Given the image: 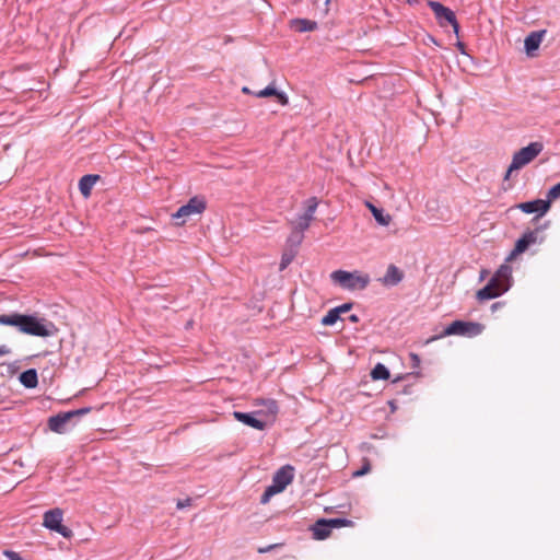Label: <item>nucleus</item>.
Masks as SVG:
<instances>
[{
	"label": "nucleus",
	"mask_w": 560,
	"mask_h": 560,
	"mask_svg": "<svg viewBox=\"0 0 560 560\" xmlns=\"http://www.w3.org/2000/svg\"><path fill=\"white\" fill-rule=\"evenodd\" d=\"M341 319L338 311L334 307L322 318L320 323L324 326H331Z\"/></svg>",
	"instance_id": "obj_27"
},
{
	"label": "nucleus",
	"mask_w": 560,
	"mask_h": 560,
	"mask_svg": "<svg viewBox=\"0 0 560 560\" xmlns=\"http://www.w3.org/2000/svg\"><path fill=\"white\" fill-rule=\"evenodd\" d=\"M371 377L374 381H386L390 377V373L383 363H377L371 371Z\"/></svg>",
	"instance_id": "obj_23"
},
{
	"label": "nucleus",
	"mask_w": 560,
	"mask_h": 560,
	"mask_svg": "<svg viewBox=\"0 0 560 560\" xmlns=\"http://www.w3.org/2000/svg\"><path fill=\"white\" fill-rule=\"evenodd\" d=\"M233 417L242 422L243 424L254 428L256 430L262 431L267 427V421L262 420L256 411L253 412H242V411H234Z\"/></svg>",
	"instance_id": "obj_14"
},
{
	"label": "nucleus",
	"mask_w": 560,
	"mask_h": 560,
	"mask_svg": "<svg viewBox=\"0 0 560 560\" xmlns=\"http://www.w3.org/2000/svg\"><path fill=\"white\" fill-rule=\"evenodd\" d=\"M409 357H410L412 368H418L421 363L420 357L416 353H410Z\"/></svg>",
	"instance_id": "obj_36"
},
{
	"label": "nucleus",
	"mask_w": 560,
	"mask_h": 560,
	"mask_svg": "<svg viewBox=\"0 0 560 560\" xmlns=\"http://www.w3.org/2000/svg\"><path fill=\"white\" fill-rule=\"evenodd\" d=\"M294 478V468L291 465H284L279 468L273 477L272 483L270 485L278 493L282 492L287 486H289Z\"/></svg>",
	"instance_id": "obj_12"
},
{
	"label": "nucleus",
	"mask_w": 560,
	"mask_h": 560,
	"mask_svg": "<svg viewBox=\"0 0 560 560\" xmlns=\"http://www.w3.org/2000/svg\"><path fill=\"white\" fill-rule=\"evenodd\" d=\"M289 26L294 32L304 33L317 30L318 25L316 21L308 19H292L289 21Z\"/></svg>",
	"instance_id": "obj_18"
},
{
	"label": "nucleus",
	"mask_w": 560,
	"mask_h": 560,
	"mask_svg": "<svg viewBox=\"0 0 560 560\" xmlns=\"http://www.w3.org/2000/svg\"><path fill=\"white\" fill-rule=\"evenodd\" d=\"M541 142H532L528 145L516 151L511 162V170H520L530 163L542 151Z\"/></svg>",
	"instance_id": "obj_8"
},
{
	"label": "nucleus",
	"mask_w": 560,
	"mask_h": 560,
	"mask_svg": "<svg viewBox=\"0 0 560 560\" xmlns=\"http://www.w3.org/2000/svg\"><path fill=\"white\" fill-rule=\"evenodd\" d=\"M0 325L15 327L20 332L35 337H51L58 332L52 322L32 314H2Z\"/></svg>",
	"instance_id": "obj_1"
},
{
	"label": "nucleus",
	"mask_w": 560,
	"mask_h": 560,
	"mask_svg": "<svg viewBox=\"0 0 560 560\" xmlns=\"http://www.w3.org/2000/svg\"><path fill=\"white\" fill-rule=\"evenodd\" d=\"M404 279V272L397 266L390 264L387 267V270L383 278L381 279L382 283L385 287H395L400 283Z\"/></svg>",
	"instance_id": "obj_16"
},
{
	"label": "nucleus",
	"mask_w": 560,
	"mask_h": 560,
	"mask_svg": "<svg viewBox=\"0 0 560 560\" xmlns=\"http://www.w3.org/2000/svg\"><path fill=\"white\" fill-rule=\"evenodd\" d=\"M282 546H283V544H282V542H279V544H271V545H268V546H266V547H259L257 551H258L259 553H267V552H270V551H272V550H276V549L281 548Z\"/></svg>",
	"instance_id": "obj_33"
},
{
	"label": "nucleus",
	"mask_w": 560,
	"mask_h": 560,
	"mask_svg": "<svg viewBox=\"0 0 560 560\" xmlns=\"http://www.w3.org/2000/svg\"><path fill=\"white\" fill-rule=\"evenodd\" d=\"M428 7L433 11L435 19L441 27H445L455 22V12L443 5L441 2L430 0Z\"/></svg>",
	"instance_id": "obj_13"
},
{
	"label": "nucleus",
	"mask_w": 560,
	"mask_h": 560,
	"mask_svg": "<svg viewBox=\"0 0 560 560\" xmlns=\"http://www.w3.org/2000/svg\"><path fill=\"white\" fill-rule=\"evenodd\" d=\"M2 555L8 559V560H25L23 559L19 552L16 551H13V550H9V549H5L3 550Z\"/></svg>",
	"instance_id": "obj_32"
},
{
	"label": "nucleus",
	"mask_w": 560,
	"mask_h": 560,
	"mask_svg": "<svg viewBox=\"0 0 560 560\" xmlns=\"http://www.w3.org/2000/svg\"><path fill=\"white\" fill-rule=\"evenodd\" d=\"M515 208L520 209L522 212L526 214L536 213V217L532 221L537 222L542 215H545L549 211V201H545L542 199H535L517 203Z\"/></svg>",
	"instance_id": "obj_10"
},
{
	"label": "nucleus",
	"mask_w": 560,
	"mask_h": 560,
	"mask_svg": "<svg viewBox=\"0 0 560 560\" xmlns=\"http://www.w3.org/2000/svg\"><path fill=\"white\" fill-rule=\"evenodd\" d=\"M311 222L312 220L304 217V215H299L298 219H296V222L293 226L294 230L296 231H300L301 233L304 234V232L310 228L311 225Z\"/></svg>",
	"instance_id": "obj_29"
},
{
	"label": "nucleus",
	"mask_w": 560,
	"mask_h": 560,
	"mask_svg": "<svg viewBox=\"0 0 560 560\" xmlns=\"http://www.w3.org/2000/svg\"><path fill=\"white\" fill-rule=\"evenodd\" d=\"M278 492L271 487V486H268L264 493L261 494L260 497V503L261 504H266L269 502L270 498L273 497L275 494H277Z\"/></svg>",
	"instance_id": "obj_31"
},
{
	"label": "nucleus",
	"mask_w": 560,
	"mask_h": 560,
	"mask_svg": "<svg viewBox=\"0 0 560 560\" xmlns=\"http://www.w3.org/2000/svg\"><path fill=\"white\" fill-rule=\"evenodd\" d=\"M483 328L485 326L480 323L456 319L447 325L440 336H435L431 340L445 336L476 337L483 331Z\"/></svg>",
	"instance_id": "obj_4"
},
{
	"label": "nucleus",
	"mask_w": 560,
	"mask_h": 560,
	"mask_svg": "<svg viewBox=\"0 0 560 560\" xmlns=\"http://www.w3.org/2000/svg\"><path fill=\"white\" fill-rule=\"evenodd\" d=\"M331 279L341 288L347 290H363L370 283L369 275H359L345 270H336L331 273Z\"/></svg>",
	"instance_id": "obj_5"
},
{
	"label": "nucleus",
	"mask_w": 560,
	"mask_h": 560,
	"mask_svg": "<svg viewBox=\"0 0 560 560\" xmlns=\"http://www.w3.org/2000/svg\"><path fill=\"white\" fill-rule=\"evenodd\" d=\"M560 198V182L553 185L547 192V199L545 201H549V208L551 207L552 200Z\"/></svg>",
	"instance_id": "obj_30"
},
{
	"label": "nucleus",
	"mask_w": 560,
	"mask_h": 560,
	"mask_svg": "<svg viewBox=\"0 0 560 560\" xmlns=\"http://www.w3.org/2000/svg\"><path fill=\"white\" fill-rule=\"evenodd\" d=\"M512 268L508 264H503L490 278L489 282L477 291L478 301H488L495 299L505 293L511 287Z\"/></svg>",
	"instance_id": "obj_2"
},
{
	"label": "nucleus",
	"mask_w": 560,
	"mask_h": 560,
	"mask_svg": "<svg viewBox=\"0 0 560 560\" xmlns=\"http://www.w3.org/2000/svg\"><path fill=\"white\" fill-rule=\"evenodd\" d=\"M255 96L260 98L275 96L280 105L285 106L289 104L288 95L284 92L278 91L273 83L255 93Z\"/></svg>",
	"instance_id": "obj_17"
},
{
	"label": "nucleus",
	"mask_w": 560,
	"mask_h": 560,
	"mask_svg": "<svg viewBox=\"0 0 560 560\" xmlns=\"http://www.w3.org/2000/svg\"><path fill=\"white\" fill-rule=\"evenodd\" d=\"M513 171L514 170H511V165H510L508 171H506V173H505V175H504V180H508L510 178V176H511Z\"/></svg>",
	"instance_id": "obj_43"
},
{
	"label": "nucleus",
	"mask_w": 560,
	"mask_h": 560,
	"mask_svg": "<svg viewBox=\"0 0 560 560\" xmlns=\"http://www.w3.org/2000/svg\"><path fill=\"white\" fill-rule=\"evenodd\" d=\"M353 307V303L348 302L343 303L339 306H336L335 308L338 311L339 315L349 312Z\"/></svg>",
	"instance_id": "obj_34"
},
{
	"label": "nucleus",
	"mask_w": 560,
	"mask_h": 560,
	"mask_svg": "<svg viewBox=\"0 0 560 560\" xmlns=\"http://www.w3.org/2000/svg\"><path fill=\"white\" fill-rule=\"evenodd\" d=\"M303 240L304 234L301 233L300 231L292 229L290 235L287 238V244L289 245L290 248L296 249L302 244Z\"/></svg>",
	"instance_id": "obj_24"
},
{
	"label": "nucleus",
	"mask_w": 560,
	"mask_h": 560,
	"mask_svg": "<svg viewBox=\"0 0 560 560\" xmlns=\"http://www.w3.org/2000/svg\"><path fill=\"white\" fill-rule=\"evenodd\" d=\"M370 469H371L370 464H369V463H365V464L361 467V469L357 470V471L353 474V476H357V477H359V476H363V475H365L368 471H370Z\"/></svg>",
	"instance_id": "obj_35"
},
{
	"label": "nucleus",
	"mask_w": 560,
	"mask_h": 560,
	"mask_svg": "<svg viewBox=\"0 0 560 560\" xmlns=\"http://www.w3.org/2000/svg\"><path fill=\"white\" fill-rule=\"evenodd\" d=\"M504 305H505V302H503V301L495 302L491 305V311L495 312L497 310L503 307Z\"/></svg>",
	"instance_id": "obj_39"
},
{
	"label": "nucleus",
	"mask_w": 560,
	"mask_h": 560,
	"mask_svg": "<svg viewBox=\"0 0 560 560\" xmlns=\"http://www.w3.org/2000/svg\"><path fill=\"white\" fill-rule=\"evenodd\" d=\"M546 30L534 31L530 32L524 40V48L527 56H535L536 50H538L544 36L546 35Z\"/></svg>",
	"instance_id": "obj_15"
},
{
	"label": "nucleus",
	"mask_w": 560,
	"mask_h": 560,
	"mask_svg": "<svg viewBox=\"0 0 560 560\" xmlns=\"http://www.w3.org/2000/svg\"><path fill=\"white\" fill-rule=\"evenodd\" d=\"M430 40H431V43H434L435 45L440 46V44L438 43V40L434 37L430 36Z\"/></svg>",
	"instance_id": "obj_46"
},
{
	"label": "nucleus",
	"mask_w": 560,
	"mask_h": 560,
	"mask_svg": "<svg viewBox=\"0 0 560 560\" xmlns=\"http://www.w3.org/2000/svg\"><path fill=\"white\" fill-rule=\"evenodd\" d=\"M453 27L454 34L459 37V23L457 19L455 18V22L450 24Z\"/></svg>",
	"instance_id": "obj_38"
},
{
	"label": "nucleus",
	"mask_w": 560,
	"mask_h": 560,
	"mask_svg": "<svg viewBox=\"0 0 560 560\" xmlns=\"http://www.w3.org/2000/svg\"><path fill=\"white\" fill-rule=\"evenodd\" d=\"M404 378H405V376L399 375V376H397L393 382H394V383H396V382H399V381H401V380H404Z\"/></svg>",
	"instance_id": "obj_45"
},
{
	"label": "nucleus",
	"mask_w": 560,
	"mask_h": 560,
	"mask_svg": "<svg viewBox=\"0 0 560 560\" xmlns=\"http://www.w3.org/2000/svg\"><path fill=\"white\" fill-rule=\"evenodd\" d=\"M19 381L25 388H35L38 385L37 371L35 369H28L23 371L19 375Z\"/></svg>",
	"instance_id": "obj_21"
},
{
	"label": "nucleus",
	"mask_w": 560,
	"mask_h": 560,
	"mask_svg": "<svg viewBox=\"0 0 560 560\" xmlns=\"http://www.w3.org/2000/svg\"><path fill=\"white\" fill-rule=\"evenodd\" d=\"M368 208L372 212L375 221L383 226H387L392 220L390 215L388 213H385L383 209L377 208L371 202H366Z\"/></svg>",
	"instance_id": "obj_22"
},
{
	"label": "nucleus",
	"mask_w": 560,
	"mask_h": 560,
	"mask_svg": "<svg viewBox=\"0 0 560 560\" xmlns=\"http://www.w3.org/2000/svg\"><path fill=\"white\" fill-rule=\"evenodd\" d=\"M306 208H305V211L302 215L311 219L312 221L314 220V213L317 209V206H318V200L316 197H311L308 198L306 201Z\"/></svg>",
	"instance_id": "obj_26"
},
{
	"label": "nucleus",
	"mask_w": 560,
	"mask_h": 560,
	"mask_svg": "<svg viewBox=\"0 0 560 560\" xmlns=\"http://www.w3.org/2000/svg\"><path fill=\"white\" fill-rule=\"evenodd\" d=\"M101 176L97 174H86L82 176L79 180V190L83 197H89L91 195L92 188L97 180H100Z\"/></svg>",
	"instance_id": "obj_20"
},
{
	"label": "nucleus",
	"mask_w": 560,
	"mask_h": 560,
	"mask_svg": "<svg viewBox=\"0 0 560 560\" xmlns=\"http://www.w3.org/2000/svg\"><path fill=\"white\" fill-rule=\"evenodd\" d=\"M207 209V201L203 196H194L187 203L180 206L173 214L176 225L186 223V219L194 214H201Z\"/></svg>",
	"instance_id": "obj_6"
},
{
	"label": "nucleus",
	"mask_w": 560,
	"mask_h": 560,
	"mask_svg": "<svg viewBox=\"0 0 560 560\" xmlns=\"http://www.w3.org/2000/svg\"><path fill=\"white\" fill-rule=\"evenodd\" d=\"M348 320L351 323H358L360 319L358 315L351 314L350 316H348Z\"/></svg>",
	"instance_id": "obj_42"
},
{
	"label": "nucleus",
	"mask_w": 560,
	"mask_h": 560,
	"mask_svg": "<svg viewBox=\"0 0 560 560\" xmlns=\"http://www.w3.org/2000/svg\"><path fill=\"white\" fill-rule=\"evenodd\" d=\"M547 228V223L544 225H539L534 230H527L523 233V235L515 242V246L510 255L506 257L505 261H512L516 256L523 254L528 249V247L535 244L538 240V233Z\"/></svg>",
	"instance_id": "obj_9"
},
{
	"label": "nucleus",
	"mask_w": 560,
	"mask_h": 560,
	"mask_svg": "<svg viewBox=\"0 0 560 560\" xmlns=\"http://www.w3.org/2000/svg\"><path fill=\"white\" fill-rule=\"evenodd\" d=\"M296 254L298 249L289 248L288 250H285L281 256L279 270L283 271L284 269H287V267L292 262Z\"/></svg>",
	"instance_id": "obj_25"
},
{
	"label": "nucleus",
	"mask_w": 560,
	"mask_h": 560,
	"mask_svg": "<svg viewBox=\"0 0 560 560\" xmlns=\"http://www.w3.org/2000/svg\"><path fill=\"white\" fill-rule=\"evenodd\" d=\"M255 406H261L264 408L256 410L258 417L267 421V425L273 423L279 412V406L275 399H255Z\"/></svg>",
	"instance_id": "obj_11"
},
{
	"label": "nucleus",
	"mask_w": 560,
	"mask_h": 560,
	"mask_svg": "<svg viewBox=\"0 0 560 560\" xmlns=\"http://www.w3.org/2000/svg\"><path fill=\"white\" fill-rule=\"evenodd\" d=\"M242 92L245 93V94H250L252 93V91L247 86H244L242 89Z\"/></svg>",
	"instance_id": "obj_44"
},
{
	"label": "nucleus",
	"mask_w": 560,
	"mask_h": 560,
	"mask_svg": "<svg viewBox=\"0 0 560 560\" xmlns=\"http://www.w3.org/2000/svg\"><path fill=\"white\" fill-rule=\"evenodd\" d=\"M311 530L313 538L316 540H324L329 537L331 528L328 525L327 518H319L312 525Z\"/></svg>",
	"instance_id": "obj_19"
},
{
	"label": "nucleus",
	"mask_w": 560,
	"mask_h": 560,
	"mask_svg": "<svg viewBox=\"0 0 560 560\" xmlns=\"http://www.w3.org/2000/svg\"><path fill=\"white\" fill-rule=\"evenodd\" d=\"M63 511L59 508L48 510L44 513L43 525L65 538H71L72 530L62 524Z\"/></svg>",
	"instance_id": "obj_7"
},
{
	"label": "nucleus",
	"mask_w": 560,
	"mask_h": 560,
	"mask_svg": "<svg viewBox=\"0 0 560 560\" xmlns=\"http://www.w3.org/2000/svg\"><path fill=\"white\" fill-rule=\"evenodd\" d=\"M455 46L457 47V49H458L462 54H466V51H465L466 46H465V44H464L463 42L458 40V42L456 43V45H455Z\"/></svg>",
	"instance_id": "obj_41"
},
{
	"label": "nucleus",
	"mask_w": 560,
	"mask_h": 560,
	"mask_svg": "<svg viewBox=\"0 0 560 560\" xmlns=\"http://www.w3.org/2000/svg\"><path fill=\"white\" fill-rule=\"evenodd\" d=\"M191 503V499L187 498L185 500H178L177 502V509H184L186 506H189Z\"/></svg>",
	"instance_id": "obj_37"
},
{
	"label": "nucleus",
	"mask_w": 560,
	"mask_h": 560,
	"mask_svg": "<svg viewBox=\"0 0 560 560\" xmlns=\"http://www.w3.org/2000/svg\"><path fill=\"white\" fill-rule=\"evenodd\" d=\"M92 411V407H83L69 411H61L48 418L47 425L50 431L63 434L69 430V425L74 427L78 419Z\"/></svg>",
	"instance_id": "obj_3"
},
{
	"label": "nucleus",
	"mask_w": 560,
	"mask_h": 560,
	"mask_svg": "<svg viewBox=\"0 0 560 560\" xmlns=\"http://www.w3.org/2000/svg\"><path fill=\"white\" fill-rule=\"evenodd\" d=\"M328 525L331 528H340V527H347V526H353L354 522L348 518L343 517H336V518H327Z\"/></svg>",
	"instance_id": "obj_28"
},
{
	"label": "nucleus",
	"mask_w": 560,
	"mask_h": 560,
	"mask_svg": "<svg viewBox=\"0 0 560 560\" xmlns=\"http://www.w3.org/2000/svg\"><path fill=\"white\" fill-rule=\"evenodd\" d=\"M10 353V349L5 345H0V357L7 355Z\"/></svg>",
	"instance_id": "obj_40"
}]
</instances>
